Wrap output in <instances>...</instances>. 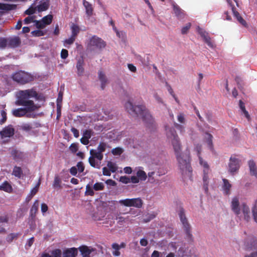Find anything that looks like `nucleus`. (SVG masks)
Masks as SVG:
<instances>
[{
	"mask_svg": "<svg viewBox=\"0 0 257 257\" xmlns=\"http://www.w3.org/2000/svg\"><path fill=\"white\" fill-rule=\"evenodd\" d=\"M166 130L167 139L171 143L180 172L184 177H191L192 170L189 151L186 150L182 153L181 143L174 128L169 127Z\"/></svg>",
	"mask_w": 257,
	"mask_h": 257,
	"instance_id": "1",
	"label": "nucleus"
},
{
	"mask_svg": "<svg viewBox=\"0 0 257 257\" xmlns=\"http://www.w3.org/2000/svg\"><path fill=\"white\" fill-rule=\"evenodd\" d=\"M38 93L34 88L20 90L17 94V100L15 103L18 106H23L24 108H19L13 110V114L15 117H22L27 113L36 110L37 106L30 98L37 97Z\"/></svg>",
	"mask_w": 257,
	"mask_h": 257,
	"instance_id": "2",
	"label": "nucleus"
},
{
	"mask_svg": "<svg viewBox=\"0 0 257 257\" xmlns=\"http://www.w3.org/2000/svg\"><path fill=\"white\" fill-rule=\"evenodd\" d=\"M125 108L131 115L141 116L147 127H151L155 125L154 118L144 104L134 105L132 102L128 101L125 104Z\"/></svg>",
	"mask_w": 257,
	"mask_h": 257,
	"instance_id": "3",
	"label": "nucleus"
},
{
	"mask_svg": "<svg viewBox=\"0 0 257 257\" xmlns=\"http://www.w3.org/2000/svg\"><path fill=\"white\" fill-rule=\"evenodd\" d=\"M12 78L14 81L22 85L28 83L34 80V77L31 74L22 70L14 73Z\"/></svg>",
	"mask_w": 257,
	"mask_h": 257,
	"instance_id": "4",
	"label": "nucleus"
},
{
	"mask_svg": "<svg viewBox=\"0 0 257 257\" xmlns=\"http://www.w3.org/2000/svg\"><path fill=\"white\" fill-rule=\"evenodd\" d=\"M178 215L180 221L183 225V227L185 232L187 238L190 241H192L193 235L191 233V227L186 217L185 210L183 208H180Z\"/></svg>",
	"mask_w": 257,
	"mask_h": 257,
	"instance_id": "5",
	"label": "nucleus"
},
{
	"mask_svg": "<svg viewBox=\"0 0 257 257\" xmlns=\"http://www.w3.org/2000/svg\"><path fill=\"white\" fill-rule=\"evenodd\" d=\"M106 42L101 38L96 36H92L89 40V42L87 45V48L91 51L94 49L101 50L106 46Z\"/></svg>",
	"mask_w": 257,
	"mask_h": 257,
	"instance_id": "6",
	"label": "nucleus"
},
{
	"mask_svg": "<svg viewBox=\"0 0 257 257\" xmlns=\"http://www.w3.org/2000/svg\"><path fill=\"white\" fill-rule=\"evenodd\" d=\"M241 161L236 155L231 156L228 163V172L232 176L236 174L240 167Z\"/></svg>",
	"mask_w": 257,
	"mask_h": 257,
	"instance_id": "7",
	"label": "nucleus"
},
{
	"mask_svg": "<svg viewBox=\"0 0 257 257\" xmlns=\"http://www.w3.org/2000/svg\"><path fill=\"white\" fill-rule=\"evenodd\" d=\"M119 203L126 207H135L140 208L143 205V201L140 198L120 200Z\"/></svg>",
	"mask_w": 257,
	"mask_h": 257,
	"instance_id": "8",
	"label": "nucleus"
},
{
	"mask_svg": "<svg viewBox=\"0 0 257 257\" xmlns=\"http://www.w3.org/2000/svg\"><path fill=\"white\" fill-rule=\"evenodd\" d=\"M14 134L15 129L12 125L6 126L0 132V135L2 139L12 137L14 136Z\"/></svg>",
	"mask_w": 257,
	"mask_h": 257,
	"instance_id": "9",
	"label": "nucleus"
},
{
	"mask_svg": "<svg viewBox=\"0 0 257 257\" xmlns=\"http://www.w3.org/2000/svg\"><path fill=\"white\" fill-rule=\"evenodd\" d=\"M245 245L247 249L256 250L255 252H257V238L253 237L248 238L245 242Z\"/></svg>",
	"mask_w": 257,
	"mask_h": 257,
	"instance_id": "10",
	"label": "nucleus"
},
{
	"mask_svg": "<svg viewBox=\"0 0 257 257\" xmlns=\"http://www.w3.org/2000/svg\"><path fill=\"white\" fill-rule=\"evenodd\" d=\"M231 207L232 210L236 215H238L240 213L239 202L237 198L234 197L232 199Z\"/></svg>",
	"mask_w": 257,
	"mask_h": 257,
	"instance_id": "11",
	"label": "nucleus"
},
{
	"mask_svg": "<svg viewBox=\"0 0 257 257\" xmlns=\"http://www.w3.org/2000/svg\"><path fill=\"white\" fill-rule=\"evenodd\" d=\"M84 65V61L83 57L79 58L77 61L76 68L77 73L78 76H82L84 72L83 66Z\"/></svg>",
	"mask_w": 257,
	"mask_h": 257,
	"instance_id": "12",
	"label": "nucleus"
},
{
	"mask_svg": "<svg viewBox=\"0 0 257 257\" xmlns=\"http://www.w3.org/2000/svg\"><path fill=\"white\" fill-rule=\"evenodd\" d=\"M222 190L224 194L229 195L230 194V189L232 187V185L229 183V181L225 178L222 179Z\"/></svg>",
	"mask_w": 257,
	"mask_h": 257,
	"instance_id": "13",
	"label": "nucleus"
},
{
	"mask_svg": "<svg viewBox=\"0 0 257 257\" xmlns=\"http://www.w3.org/2000/svg\"><path fill=\"white\" fill-rule=\"evenodd\" d=\"M126 244L123 242H121L120 245L116 243H113L111 245L112 248L114 250L112 252L113 255L115 256H119L120 254V252L119 251V249L121 248H124Z\"/></svg>",
	"mask_w": 257,
	"mask_h": 257,
	"instance_id": "14",
	"label": "nucleus"
},
{
	"mask_svg": "<svg viewBox=\"0 0 257 257\" xmlns=\"http://www.w3.org/2000/svg\"><path fill=\"white\" fill-rule=\"evenodd\" d=\"M173 8L176 16L178 19L184 18L185 15L184 11L182 10L177 4H173Z\"/></svg>",
	"mask_w": 257,
	"mask_h": 257,
	"instance_id": "15",
	"label": "nucleus"
},
{
	"mask_svg": "<svg viewBox=\"0 0 257 257\" xmlns=\"http://www.w3.org/2000/svg\"><path fill=\"white\" fill-rule=\"evenodd\" d=\"M39 204L38 200H36L34 202L30 211V216L32 219H35L38 210Z\"/></svg>",
	"mask_w": 257,
	"mask_h": 257,
	"instance_id": "16",
	"label": "nucleus"
},
{
	"mask_svg": "<svg viewBox=\"0 0 257 257\" xmlns=\"http://www.w3.org/2000/svg\"><path fill=\"white\" fill-rule=\"evenodd\" d=\"M78 253L77 249L72 247L65 250L63 252V257H75Z\"/></svg>",
	"mask_w": 257,
	"mask_h": 257,
	"instance_id": "17",
	"label": "nucleus"
},
{
	"mask_svg": "<svg viewBox=\"0 0 257 257\" xmlns=\"http://www.w3.org/2000/svg\"><path fill=\"white\" fill-rule=\"evenodd\" d=\"M21 44V40L19 37H15L10 38L8 39V46L11 48H15L19 46Z\"/></svg>",
	"mask_w": 257,
	"mask_h": 257,
	"instance_id": "18",
	"label": "nucleus"
},
{
	"mask_svg": "<svg viewBox=\"0 0 257 257\" xmlns=\"http://www.w3.org/2000/svg\"><path fill=\"white\" fill-rule=\"evenodd\" d=\"M248 165L250 175L257 177V168L254 161L252 160H249L248 162Z\"/></svg>",
	"mask_w": 257,
	"mask_h": 257,
	"instance_id": "19",
	"label": "nucleus"
},
{
	"mask_svg": "<svg viewBox=\"0 0 257 257\" xmlns=\"http://www.w3.org/2000/svg\"><path fill=\"white\" fill-rule=\"evenodd\" d=\"M232 11L234 16L236 18L238 22L243 26L246 27L247 26V24L246 21L242 18L239 13L236 11L235 8H232Z\"/></svg>",
	"mask_w": 257,
	"mask_h": 257,
	"instance_id": "20",
	"label": "nucleus"
},
{
	"mask_svg": "<svg viewBox=\"0 0 257 257\" xmlns=\"http://www.w3.org/2000/svg\"><path fill=\"white\" fill-rule=\"evenodd\" d=\"M12 156L16 161L23 160L24 158V154L23 152L17 150H13L11 152Z\"/></svg>",
	"mask_w": 257,
	"mask_h": 257,
	"instance_id": "21",
	"label": "nucleus"
},
{
	"mask_svg": "<svg viewBox=\"0 0 257 257\" xmlns=\"http://www.w3.org/2000/svg\"><path fill=\"white\" fill-rule=\"evenodd\" d=\"M83 5L86 10V14L88 17H90L93 14V8L91 4L86 0L83 1Z\"/></svg>",
	"mask_w": 257,
	"mask_h": 257,
	"instance_id": "22",
	"label": "nucleus"
},
{
	"mask_svg": "<svg viewBox=\"0 0 257 257\" xmlns=\"http://www.w3.org/2000/svg\"><path fill=\"white\" fill-rule=\"evenodd\" d=\"M49 7V2L47 0L46 1H41L40 4L36 7L39 12L45 11L48 9Z\"/></svg>",
	"mask_w": 257,
	"mask_h": 257,
	"instance_id": "23",
	"label": "nucleus"
},
{
	"mask_svg": "<svg viewBox=\"0 0 257 257\" xmlns=\"http://www.w3.org/2000/svg\"><path fill=\"white\" fill-rule=\"evenodd\" d=\"M98 77L99 79L101 81V88L102 90H103L107 84V79L104 73L102 71H99L98 72Z\"/></svg>",
	"mask_w": 257,
	"mask_h": 257,
	"instance_id": "24",
	"label": "nucleus"
},
{
	"mask_svg": "<svg viewBox=\"0 0 257 257\" xmlns=\"http://www.w3.org/2000/svg\"><path fill=\"white\" fill-rule=\"evenodd\" d=\"M209 171H203V189L205 190L206 193H207L208 192V184H209V177L208 174L209 173Z\"/></svg>",
	"mask_w": 257,
	"mask_h": 257,
	"instance_id": "25",
	"label": "nucleus"
},
{
	"mask_svg": "<svg viewBox=\"0 0 257 257\" xmlns=\"http://www.w3.org/2000/svg\"><path fill=\"white\" fill-rule=\"evenodd\" d=\"M241 207H242V210L243 213L244 214V219L245 220H246L247 221H248L250 219L249 208L248 206L244 203L242 204Z\"/></svg>",
	"mask_w": 257,
	"mask_h": 257,
	"instance_id": "26",
	"label": "nucleus"
},
{
	"mask_svg": "<svg viewBox=\"0 0 257 257\" xmlns=\"http://www.w3.org/2000/svg\"><path fill=\"white\" fill-rule=\"evenodd\" d=\"M0 190L4 191L8 193H12L13 188L12 186L7 181H5L0 185Z\"/></svg>",
	"mask_w": 257,
	"mask_h": 257,
	"instance_id": "27",
	"label": "nucleus"
},
{
	"mask_svg": "<svg viewBox=\"0 0 257 257\" xmlns=\"http://www.w3.org/2000/svg\"><path fill=\"white\" fill-rule=\"evenodd\" d=\"M16 6L13 4L0 3V10L4 11H11L15 9Z\"/></svg>",
	"mask_w": 257,
	"mask_h": 257,
	"instance_id": "28",
	"label": "nucleus"
},
{
	"mask_svg": "<svg viewBox=\"0 0 257 257\" xmlns=\"http://www.w3.org/2000/svg\"><path fill=\"white\" fill-rule=\"evenodd\" d=\"M90 154L91 157H94V158H96L99 161H101L103 157V155L101 153L95 150H91L90 151Z\"/></svg>",
	"mask_w": 257,
	"mask_h": 257,
	"instance_id": "29",
	"label": "nucleus"
},
{
	"mask_svg": "<svg viewBox=\"0 0 257 257\" xmlns=\"http://www.w3.org/2000/svg\"><path fill=\"white\" fill-rule=\"evenodd\" d=\"M61 180L58 175L55 176L54 180L53 183V187L54 188L61 189Z\"/></svg>",
	"mask_w": 257,
	"mask_h": 257,
	"instance_id": "30",
	"label": "nucleus"
},
{
	"mask_svg": "<svg viewBox=\"0 0 257 257\" xmlns=\"http://www.w3.org/2000/svg\"><path fill=\"white\" fill-rule=\"evenodd\" d=\"M22 174L23 171L21 168L20 167L15 166L13 169L12 175L18 178H20Z\"/></svg>",
	"mask_w": 257,
	"mask_h": 257,
	"instance_id": "31",
	"label": "nucleus"
},
{
	"mask_svg": "<svg viewBox=\"0 0 257 257\" xmlns=\"http://www.w3.org/2000/svg\"><path fill=\"white\" fill-rule=\"evenodd\" d=\"M136 175L141 181H145L147 178V175L146 172L140 169L137 172Z\"/></svg>",
	"mask_w": 257,
	"mask_h": 257,
	"instance_id": "32",
	"label": "nucleus"
},
{
	"mask_svg": "<svg viewBox=\"0 0 257 257\" xmlns=\"http://www.w3.org/2000/svg\"><path fill=\"white\" fill-rule=\"evenodd\" d=\"M78 248L80 251L81 252L82 255H90L92 251L91 250H90L88 248V247L86 245H82L80 246Z\"/></svg>",
	"mask_w": 257,
	"mask_h": 257,
	"instance_id": "33",
	"label": "nucleus"
},
{
	"mask_svg": "<svg viewBox=\"0 0 257 257\" xmlns=\"http://www.w3.org/2000/svg\"><path fill=\"white\" fill-rule=\"evenodd\" d=\"M71 29L72 31L71 36L76 38L78 34L79 33V27L77 25L73 24L71 27Z\"/></svg>",
	"mask_w": 257,
	"mask_h": 257,
	"instance_id": "34",
	"label": "nucleus"
},
{
	"mask_svg": "<svg viewBox=\"0 0 257 257\" xmlns=\"http://www.w3.org/2000/svg\"><path fill=\"white\" fill-rule=\"evenodd\" d=\"M239 106L240 109L242 110V111L244 113L245 116L248 119L249 118V115L248 112L245 109V105H244V102L241 100H240L239 101Z\"/></svg>",
	"mask_w": 257,
	"mask_h": 257,
	"instance_id": "35",
	"label": "nucleus"
},
{
	"mask_svg": "<svg viewBox=\"0 0 257 257\" xmlns=\"http://www.w3.org/2000/svg\"><path fill=\"white\" fill-rule=\"evenodd\" d=\"M199 164L204 168L203 171H209V166L207 162L203 160L201 156L199 157Z\"/></svg>",
	"mask_w": 257,
	"mask_h": 257,
	"instance_id": "36",
	"label": "nucleus"
},
{
	"mask_svg": "<svg viewBox=\"0 0 257 257\" xmlns=\"http://www.w3.org/2000/svg\"><path fill=\"white\" fill-rule=\"evenodd\" d=\"M107 166L109 170L112 173L115 172L117 170L116 165L111 161H108L107 163Z\"/></svg>",
	"mask_w": 257,
	"mask_h": 257,
	"instance_id": "37",
	"label": "nucleus"
},
{
	"mask_svg": "<svg viewBox=\"0 0 257 257\" xmlns=\"http://www.w3.org/2000/svg\"><path fill=\"white\" fill-rule=\"evenodd\" d=\"M53 20V16L51 15H48L44 17L42 21H43V23H44V24L46 26L50 24Z\"/></svg>",
	"mask_w": 257,
	"mask_h": 257,
	"instance_id": "38",
	"label": "nucleus"
},
{
	"mask_svg": "<svg viewBox=\"0 0 257 257\" xmlns=\"http://www.w3.org/2000/svg\"><path fill=\"white\" fill-rule=\"evenodd\" d=\"M93 189L95 191H102L104 189V185L102 182H97L93 186Z\"/></svg>",
	"mask_w": 257,
	"mask_h": 257,
	"instance_id": "39",
	"label": "nucleus"
},
{
	"mask_svg": "<svg viewBox=\"0 0 257 257\" xmlns=\"http://www.w3.org/2000/svg\"><path fill=\"white\" fill-rule=\"evenodd\" d=\"M88 161L91 167L97 169L100 168L99 164H98V163H96L95 158H94V157L90 156L88 159Z\"/></svg>",
	"mask_w": 257,
	"mask_h": 257,
	"instance_id": "40",
	"label": "nucleus"
},
{
	"mask_svg": "<svg viewBox=\"0 0 257 257\" xmlns=\"http://www.w3.org/2000/svg\"><path fill=\"white\" fill-rule=\"evenodd\" d=\"M205 135H206V136H205L206 142L208 144L209 147L211 148L212 147L213 136L211 134H210L208 133H206L205 134Z\"/></svg>",
	"mask_w": 257,
	"mask_h": 257,
	"instance_id": "41",
	"label": "nucleus"
},
{
	"mask_svg": "<svg viewBox=\"0 0 257 257\" xmlns=\"http://www.w3.org/2000/svg\"><path fill=\"white\" fill-rule=\"evenodd\" d=\"M85 194L86 195H89L91 196H93L94 195V192L93 191V189H92L89 184H87L86 186V191L85 192Z\"/></svg>",
	"mask_w": 257,
	"mask_h": 257,
	"instance_id": "42",
	"label": "nucleus"
},
{
	"mask_svg": "<svg viewBox=\"0 0 257 257\" xmlns=\"http://www.w3.org/2000/svg\"><path fill=\"white\" fill-rule=\"evenodd\" d=\"M37 10V8L36 7H33L31 6L28 9H27L25 12V14L28 15H31L35 13L36 11Z\"/></svg>",
	"mask_w": 257,
	"mask_h": 257,
	"instance_id": "43",
	"label": "nucleus"
},
{
	"mask_svg": "<svg viewBox=\"0 0 257 257\" xmlns=\"http://www.w3.org/2000/svg\"><path fill=\"white\" fill-rule=\"evenodd\" d=\"M197 32L199 34V35L201 36V37L204 39L208 35V34L204 30H203L202 28L198 27L197 29Z\"/></svg>",
	"mask_w": 257,
	"mask_h": 257,
	"instance_id": "44",
	"label": "nucleus"
},
{
	"mask_svg": "<svg viewBox=\"0 0 257 257\" xmlns=\"http://www.w3.org/2000/svg\"><path fill=\"white\" fill-rule=\"evenodd\" d=\"M122 152V149L119 147L115 148L111 150V153L114 155H120Z\"/></svg>",
	"mask_w": 257,
	"mask_h": 257,
	"instance_id": "45",
	"label": "nucleus"
},
{
	"mask_svg": "<svg viewBox=\"0 0 257 257\" xmlns=\"http://www.w3.org/2000/svg\"><path fill=\"white\" fill-rule=\"evenodd\" d=\"M177 120L181 123L184 124L185 123V118L183 113L180 112L178 114Z\"/></svg>",
	"mask_w": 257,
	"mask_h": 257,
	"instance_id": "46",
	"label": "nucleus"
},
{
	"mask_svg": "<svg viewBox=\"0 0 257 257\" xmlns=\"http://www.w3.org/2000/svg\"><path fill=\"white\" fill-rule=\"evenodd\" d=\"M7 45H8V40L5 38H1L0 39V48H5Z\"/></svg>",
	"mask_w": 257,
	"mask_h": 257,
	"instance_id": "47",
	"label": "nucleus"
},
{
	"mask_svg": "<svg viewBox=\"0 0 257 257\" xmlns=\"http://www.w3.org/2000/svg\"><path fill=\"white\" fill-rule=\"evenodd\" d=\"M76 168H77V171L79 173L83 172L85 169V167H84L83 163L82 162H79L76 165Z\"/></svg>",
	"mask_w": 257,
	"mask_h": 257,
	"instance_id": "48",
	"label": "nucleus"
},
{
	"mask_svg": "<svg viewBox=\"0 0 257 257\" xmlns=\"http://www.w3.org/2000/svg\"><path fill=\"white\" fill-rule=\"evenodd\" d=\"M191 24L190 23H188L186 25L183 27L181 29V33L182 34H186L188 33L189 30L190 29Z\"/></svg>",
	"mask_w": 257,
	"mask_h": 257,
	"instance_id": "49",
	"label": "nucleus"
},
{
	"mask_svg": "<svg viewBox=\"0 0 257 257\" xmlns=\"http://www.w3.org/2000/svg\"><path fill=\"white\" fill-rule=\"evenodd\" d=\"M203 40L209 47L213 48L214 47L213 44L211 41V38L208 35L205 38H204Z\"/></svg>",
	"mask_w": 257,
	"mask_h": 257,
	"instance_id": "50",
	"label": "nucleus"
},
{
	"mask_svg": "<svg viewBox=\"0 0 257 257\" xmlns=\"http://www.w3.org/2000/svg\"><path fill=\"white\" fill-rule=\"evenodd\" d=\"M32 34L35 37L43 36L45 35V33L41 30H35L31 32Z\"/></svg>",
	"mask_w": 257,
	"mask_h": 257,
	"instance_id": "51",
	"label": "nucleus"
},
{
	"mask_svg": "<svg viewBox=\"0 0 257 257\" xmlns=\"http://www.w3.org/2000/svg\"><path fill=\"white\" fill-rule=\"evenodd\" d=\"M106 148V144L104 143H100L99 145L97 147V151H99V152L102 153L105 151Z\"/></svg>",
	"mask_w": 257,
	"mask_h": 257,
	"instance_id": "52",
	"label": "nucleus"
},
{
	"mask_svg": "<svg viewBox=\"0 0 257 257\" xmlns=\"http://www.w3.org/2000/svg\"><path fill=\"white\" fill-rule=\"evenodd\" d=\"M174 125V126L180 132L181 134L184 133L185 132V127L183 125L177 123L176 122H175Z\"/></svg>",
	"mask_w": 257,
	"mask_h": 257,
	"instance_id": "53",
	"label": "nucleus"
},
{
	"mask_svg": "<svg viewBox=\"0 0 257 257\" xmlns=\"http://www.w3.org/2000/svg\"><path fill=\"white\" fill-rule=\"evenodd\" d=\"M252 214L254 221L257 223V207L255 205L252 208Z\"/></svg>",
	"mask_w": 257,
	"mask_h": 257,
	"instance_id": "54",
	"label": "nucleus"
},
{
	"mask_svg": "<svg viewBox=\"0 0 257 257\" xmlns=\"http://www.w3.org/2000/svg\"><path fill=\"white\" fill-rule=\"evenodd\" d=\"M62 252L60 249H56L52 251V257H61Z\"/></svg>",
	"mask_w": 257,
	"mask_h": 257,
	"instance_id": "55",
	"label": "nucleus"
},
{
	"mask_svg": "<svg viewBox=\"0 0 257 257\" xmlns=\"http://www.w3.org/2000/svg\"><path fill=\"white\" fill-rule=\"evenodd\" d=\"M40 182H39L35 186V187L34 188H33L31 192H30V194H31V196H34L36 194V193L38 192V189H39V186H40Z\"/></svg>",
	"mask_w": 257,
	"mask_h": 257,
	"instance_id": "56",
	"label": "nucleus"
},
{
	"mask_svg": "<svg viewBox=\"0 0 257 257\" xmlns=\"http://www.w3.org/2000/svg\"><path fill=\"white\" fill-rule=\"evenodd\" d=\"M21 129L23 131L28 132L32 128V126L30 124L24 123L21 125Z\"/></svg>",
	"mask_w": 257,
	"mask_h": 257,
	"instance_id": "57",
	"label": "nucleus"
},
{
	"mask_svg": "<svg viewBox=\"0 0 257 257\" xmlns=\"http://www.w3.org/2000/svg\"><path fill=\"white\" fill-rule=\"evenodd\" d=\"M92 131L90 130H86L84 131L83 134V137L86 138V139H89L92 135Z\"/></svg>",
	"mask_w": 257,
	"mask_h": 257,
	"instance_id": "58",
	"label": "nucleus"
},
{
	"mask_svg": "<svg viewBox=\"0 0 257 257\" xmlns=\"http://www.w3.org/2000/svg\"><path fill=\"white\" fill-rule=\"evenodd\" d=\"M36 27L38 29H43L45 27L46 25L41 21H35Z\"/></svg>",
	"mask_w": 257,
	"mask_h": 257,
	"instance_id": "59",
	"label": "nucleus"
},
{
	"mask_svg": "<svg viewBox=\"0 0 257 257\" xmlns=\"http://www.w3.org/2000/svg\"><path fill=\"white\" fill-rule=\"evenodd\" d=\"M69 149L72 153H76L78 150L77 144L75 143L72 144L70 145Z\"/></svg>",
	"mask_w": 257,
	"mask_h": 257,
	"instance_id": "60",
	"label": "nucleus"
},
{
	"mask_svg": "<svg viewBox=\"0 0 257 257\" xmlns=\"http://www.w3.org/2000/svg\"><path fill=\"white\" fill-rule=\"evenodd\" d=\"M1 115L2 116V118L0 120V124H2L7 120V113L5 110H2L1 111Z\"/></svg>",
	"mask_w": 257,
	"mask_h": 257,
	"instance_id": "61",
	"label": "nucleus"
},
{
	"mask_svg": "<svg viewBox=\"0 0 257 257\" xmlns=\"http://www.w3.org/2000/svg\"><path fill=\"white\" fill-rule=\"evenodd\" d=\"M119 181L124 184H127L130 182V178L127 176H121L120 177Z\"/></svg>",
	"mask_w": 257,
	"mask_h": 257,
	"instance_id": "62",
	"label": "nucleus"
},
{
	"mask_svg": "<svg viewBox=\"0 0 257 257\" xmlns=\"http://www.w3.org/2000/svg\"><path fill=\"white\" fill-rule=\"evenodd\" d=\"M68 56V52L66 49H63L61 52V58L65 59Z\"/></svg>",
	"mask_w": 257,
	"mask_h": 257,
	"instance_id": "63",
	"label": "nucleus"
},
{
	"mask_svg": "<svg viewBox=\"0 0 257 257\" xmlns=\"http://www.w3.org/2000/svg\"><path fill=\"white\" fill-rule=\"evenodd\" d=\"M102 174L104 176H110L111 175V171L107 167L102 168Z\"/></svg>",
	"mask_w": 257,
	"mask_h": 257,
	"instance_id": "64",
	"label": "nucleus"
}]
</instances>
